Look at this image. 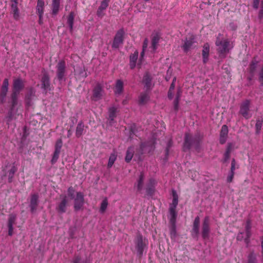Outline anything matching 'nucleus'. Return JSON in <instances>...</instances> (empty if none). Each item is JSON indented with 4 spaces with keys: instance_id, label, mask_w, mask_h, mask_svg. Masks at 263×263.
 Returning <instances> with one entry per match:
<instances>
[{
    "instance_id": "1",
    "label": "nucleus",
    "mask_w": 263,
    "mask_h": 263,
    "mask_svg": "<svg viewBox=\"0 0 263 263\" xmlns=\"http://www.w3.org/2000/svg\"><path fill=\"white\" fill-rule=\"evenodd\" d=\"M221 34H219L217 36L215 45L220 55L224 57L233 47V45L228 39H221Z\"/></svg>"
},
{
    "instance_id": "2",
    "label": "nucleus",
    "mask_w": 263,
    "mask_h": 263,
    "mask_svg": "<svg viewBox=\"0 0 263 263\" xmlns=\"http://www.w3.org/2000/svg\"><path fill=\"white\" fill-rule=\"evenodd\" d=\"M172 202L170 204L169 208V217H172V219H174L175 217H177V214L176 209L178 204V196L177 192L175 190H172Z\"/></svg>"
},
{
    "instance_id": "3",
    "label": "nucleus",
    "mask_w": 263,
    "mask_h": 263,
    "mask_svg": "<svg viewBox=\"0 0 263 263\" xmlns=\"http://www.w3.org/2000/svg\"><path fill=\"white\" fill-rule=\"evenodd\" d=\"M57 76L59 81L65 80L66 63L63 60L60 61L57 65Z\"/></svg>"
},
{
    "instance_id": "4",
    "label": "nucleus",
    "mask_w": 263,
    "mask_h": 263,
    "mask_svg": "<svg viewBox=\"0 0 263 263\" xmlns=\"http://www.w3.org/2000/svg\"><path fill=\"white\" fill-rule=\"evenodd\" d=\"M210 232V219L206 216L204 218L202 224L201 235L203 239L206 240L209 238Z\"/></svg>"
},
{
    "instance_id": "5",
    "label": "nucleus",
    "mask_w": 263,
    "mask_h": 263,
    "mask_svg": "<svg viewBox=\"0 0 263 263\" xmlns=\"http://www.w3.org/2000/svg\"><path fill=\"white\" fill-rule=\"evenodd\" d=\"M147 245V240L143 239L141 235L139 234L137 236L136 246L137 252L139 255L143 254L144 248Z\"/></svg>"
},
{
    "instance_id": "6",
    "label": "nucleus",
    "mask_w": 263,
    "mask_h": 263,
    "mask_svg": "<svg viewBox=\"0 0 263 263\" xmlns=\"http://www.w3.org/2000/svg\"><path fill=\"white\" fill-rule=\"evenodd\" d=\"M74 209L75 211H79L83 208L84 204V195L82 192L77 193L76 197H74Z\"/></svg>"
},
{
    "instance_id": "7",
    "label": "nucleus",
    "mask_w": 263,
    "mask_h": 263,
    "mask_svg": "<svg viewBox=\"0 0 263 263\" xmlns=\"http://www.w3.org/2000/svg\"><path fill=\"white\" fill-rule=\"evenodd\" d=\"M124 33V31L122 29H120L117 31L115 36L112 45V48H117L120 45L123 44Z\"/></svg>"
},
{
    "instance_id": "8",
    "label": "nucleus",
    "mask_w": 263,
    "mask_h": 263,
    "mask_svg": "<svg viewBox=\"0 0 263 263\" xmlns=\"http://www.w3.org/2000/svg\"><path fill=\"white\" fill-rule=\"evenodd\" d=\"M250 102L248 100H246L243 101L241 105L240 108V114L246 119H249L251 118V115L249 114V107Z\"/></svg>"
},
{
    "instance_id": "9",
    "label": "nucleus",
    "mask_w": 263,
    "mask_h": 263,
    "mask_svg": "<svg viewBox=\"0 0 263 263\" xmlns=\"http://www.w3.org/2000/svg\"><path fill=\"white\" fill-rule=\"evenodd\" d=\"M198 140L199 138H193L189 134H185L184 143L183 145L184 150L190 149L191 145L195 142L198 141Z\"/></svg>"
},
{
    "instance_id": "10",
    "label": "nucleus",
    "mask_w": 263,
    "mask_h": 263,
    "mask_svg": "<svg viewBox=\"0 0 263 263\" xmlns=\"http://www.w3.org/2000/svg\"><path fill=\"white\" fill-rule=\"evenodd\" d=\"M39 204V195L37 194H33L31 195L29 207L30 211L32 213H34Z\"/></svg>"
},
{
    "instance_id": "11",
    "label": "nucleus",
    "mask_w": 263,
    "mask_h": 263,
    "mask_svg": "<svg viewBox=\"0 0 263 263\" xmlns=\"http://www.w3.org/2000/svg\"><path fill=\"white\" fill-rule=\"evenodd\" d=\"M24 86V82L22 79L20 78L14 79L13 84V93L19 94Z\"/></svg>"
},
{
    "instance_id": "12",
    "label": "nucleus",
    "mask_w": 263,
    "mask_h": 263,
    "mask_svg": "<svg viewBox=\"0 0 263 263\" xmlns=\"http://www.w3.org/2000/svg\"><path fill=\"white\" fill-rule=\"evenodd\" d=\"M103 93V89L102 86L98 84L93 90V99L95 101H98L102 98Z\"/></svg>"
},
{
    "instance_id": "13",
    "label": "nucleus",
    "mask_w": 263,
    "mask_h": 263,
    "mask_svg": "<svg viewBox=\"0 0 263 263\" xmlns=\"http://www.w3.org/2000/svg\"><path fill=\"white\" fill-rule=\"evenodd\" d=\"M253 7L255 9H258L260 7L258 13L259 18H263V0H253Z\"/></svg>"
},
{
    "instance_id": "14",
    "label": "nucleus",
    "mask_w": 263,
    "mask_h": 263,
    "mask_svg": "<svg viewBox=\"0 0 263 263\" xmlns=\"http://www.w3.org/2000/svg\"><path fill=\"white\" fill-rule=\"evenodd\" d=\"M228 134V128L226 125H222L219 138V142L221 144H224L227 140V136Z\"/></svg>"
},
{
    "instance_id": "15",
    "label": "nucleus",
    "mask_w": 263,
    "mask_h": 263,
    "mask_svg": "<svg viewBox=\"0 0 263 263\" xmlns=\"http://www.w3.org/2000/svg\"><path fill=\"white\" fill-rule=\"evenodd\" d=\"M199 224L200 219L198 216H197L194 221L192 234L193 236L196 237L198 235L199 232Z\"/></svg>"
},
{
    "instance_id": "16",
    "label": "nucleus",
    "mask_w": 263,
    "mask_h": 263,
    "mask_svg": "<svg viewBox=\"0 0 263 263\" xmlns=\"http://www.w3.org/2000/svg\"><path fill=\"white\" fill-rule=\"evenodd\" d=\"M144 175L143 173H141L138 179L134 184V187L137 188L138 192H141L143 188Z\"/></svg>"
},
{
    "instance_id": "17",
    "label": "nucleus",
    "mask_w": 263,
    "mask_h": 263,
    "mask_svg": "<svg viewBox=\"0 0 263 263\" xmlns=\"http://www.w3.org/2000/svg\"><path fill=\"white\" fill-rule=\"evenodd\" d=\"M143 83L144 84V88L146 90H149L152 88V78L149 73H146L143 79Z\"/></svg>"
},
{
    "instance_id": "18",
    "label": "nucleus",
    "mask_w": 263,
    "mask_h": 263,
    "mask_svg": "<svg viewBox=\"0 0 263 263\" xmlns=\"http://www.w3.org/2000/svg\"><path fill=\"white\" fill-rule=\"evenodd\" d=\"M176 217H175L174 219H172V217H169L170 222L171 223V227L170 228V235L172 238L175 237L176 235Z\"/></svg>"
},
{
    "instance_id": "19",
    "label": "nucleus",
    "mask_w": 263,
    "mask_h": 263,
    "mask_svg": "<svg viewBox=\"0 0 263 263\" xmlns=\"http://www.w3.org/2000/svg\"><path fill=\"white\" fill-rule=\"evenodd\" d=\"M67 203V199L66 196H63L61 202L59 204L57 208V211L60 213H63L66 212V204Z\"/></svg>"
},
{
    "instance_id": "20",
    "label": "nucleus",
    "mask_w": 263,
    "mask_h": 263,
    "mask_svg": "<svg viewBox=\"0 0 263 263\" xmlns=\"http://www.w3.org/2000/svg\"><path fill=\"white\" fill-rule=\"evenodd\" d=\"M210 52V45L208 43H206L204 45L202 50V57L203 62L204 63H206L209 59Z\"/></svg>"
},
{
    "instance_id": "21",
    "label": "nucleus",
    "mask_w": 263,
    "mask_h": 263,
    "mask_svg": "<svg viewBox=\"0 0 263 263\" xmlns=\"http://www.w3.org/2000/svg\"><path fill=\"white\" fill-rule=\"evenodd\" d=\"M42 82V88L45 90L49 89L50 82L49 78L46 73L44 74L41 80Z\"/></svg>"
},
{
    "instance_id": "22",
    "label": "nucleus",
    "mask_w": 263,
    "mask_h": 263,
    "mask_svg": "<svg viewBox=\"0 0 263 263\" xmlns=\"http://www.w3.org/2000/svg\"><path fill=\"white\" fill-rule=\"evenodd\" d=\"M156 183V181L153 179H151L146 188V193L148 195H152L155 191V185Z\"/></svg>"
},
{
    "instance_id": "23",
    "label": "nucleus",
    "mask_w": 263,
    "mask_h": 263,
    "mask_svg": "<svg viewBox=\"0 0 263 263\" xmlns=\"http://www.w3.org/2000/svg\"><path fill=\"white\" fill-rule=\"evenodd\" d=\"M45 2L44 0H38L36 5V12L39 16L41 17V15H43L44 10Z\"/></svg>"
},
{
    "instance_id": "24",
    "label": "nucleus",
    "mask_w": 263,
    "mask_h": 263,
    "mask_svg": "<svg viewBox=\"0 0 263 263\" xmlns=\"http://www.w3.org/2000/svg\"><path fill=\"white\" fill-rule=\"evenodd\" d=\"M160 40V36L158 34L152 35L151 48L154 52L157 48L158 43Z\"/></svg>"
},
{
    "instance_id": "25",
    "label": "nucleus",
    "mask_w": 263,
    "mask_h": 263,
    "mask_svg": "<svg viewBox=\"0 0 263 263\" xmlns=\"http://www.w3.org/2000/svg\"><path fill=\"white\" fill-rule=\"evenodd\" d=\"M18 94L13 93L11 95V108L9 118H11L12 114L15 109V106L17 104V97Z\"/></svg>"
},
{
    "instance_id": "26",
    "label": "nucleus",
    "mask_w": 263,
    "mask_h": 263,
    "mask_svg": "<svg viewBox=\"0 0 263 263\" xmlns=\"http://www.w3.org/2000/svg\"><path fill=\"white\" fill-rule=\"evenodd\" d=\"M138 52L137 51H135L134 53L130 55V63L129 66L130 68L133 69L135 67L136 62L138 59Z\"/></svg>"
},
{
    "instance_id": "27",
    "label": "nucleus",
    "mask_w": 263,
    "mask_h": 263,
    "mask_svg": "<svg viewBox=\"0 0 263 263\" xmlns=\"http://www.w3.org/2000/svg\"><path fill=\"white\" fill-rule=\"evenodd\" d=\"M60 4V0L52 1V13L56 15L59 12Z\"/></svg>"
},
{
    "instance_id": "28",
    "label": "nucleus",
    "mask_w": 263,
    "mask_h": 263,
    "mask_svg": "<svg viewBox=\"0 0 263 263\" xmlns=\"http://www.w3.org/2000/svg\"><path fill=\"white\" fill-rule=\"evenodd\" d=\"M123 89V83L120 80H118L116 81V85H115V93L116 94L120 95L121 94Z\"/></svg>"
},
{
    "instance_id": "29",
    "label": "nucleus",
    "mask_w": 263,
    "mask_h": 263,
    "mask_svg": "<svg viewBox=\"0 0 263 263\" xmlns=\"http://www.w3.org/2000/svg\"><path fill=\"white\" fill-rule=\"evenodd\" d=\"M11 7L14 19L17 20L19 17V12L17 8V2L16 1H15L14 3H12Z\"/></svg>"
},
{
    "instance_id": "30",
    "label": "nucleus",
    "mask_w": 263,
    "mask_h": 263,
    "mask_svg": "<svg viewBox=\"0 0 263 263\" xmlns=\"http://www.w3.org/2000/svg\"><path fill=\"white\" fill-rule=\"evenodd\" d=\"M134 153V148L133 147H129L128 148L126 155L125 156V160L126 162H129L133 158Z\"/></svg>"
},
{
    "instance_id": "31",
    "label": "nucleus",
    "mask_w": 263,
    "mask_h": 263,
    "mask_svg": "<svg viewBox=\"0 0 263 263\" xmlns=\"http://www.w3.org/2000/svg\"><path fill=\"white\" fill-rule=\"evenodd\" d=\"M149 97L147 92L141 93L139 96V102L140 104H145L149 100Z\"/></svg>"
},
{
    "instance_id": "32",
    "label": "nucleus",
    "mask_w": 263,
    "mask_h": 263,
    "mask_svg": "<svg viewBox=\"0 0 263 263\" xmlns=\"http://www.w3.org/2000/svg\"><path fill=\"white\" fill-rule=\"evenodd\" d=\"M74 14L73 12H71L67 18V24L69 26L70 32L73 30V25L74 22Z\"/></svg>"
},
{
    "instance_id": "33",
    "label": "nucleus",
    "mask_w": 263,
    "mask_h": 263,
    "mask_svg": "<svg viewBox=\"0 0 263 263\" xmlns=\"http://www.w3.org/2000/svg\"><path fill=\"white\" fill-rule=\"evenodd\" d=\"M84 125L82 122H80L77 125L76 131V135L77 137H81L83 133Z\"/></svg>"
},
{
    "instance_id": "34",
    "label": "nucleus",
    "mask_w": 263,
    "mask_h": 263,
    "mask_svg": "<svg viewBox=\"0 0 263 263\" xmlns=\"http://www.w3.org/2000/svg\"><path fill=\"white\" fill-rule=\"evenodd\" d=\"M193 43L194 41L192 39L186 40L185 41L184 45L182 46L184 51L187 52L192 46Z\"/></svg>"
},
{
    "instance_id": "35",
    "label": "nucleus",
    "mask_w": 263,
    "mask_h": 263,
    "mask_svg": "<svg viewBox=\"0 0 263 263\" xmlns=\"http://www.w3.org/2000/svg\"><path fill=\"white\" fill-rule=\"evenodd\" d=\"M108 112L110 123H111V122L114 121V118L116 117V108L115 107H111L109 108Z\"/></svg>"
},
{
    "instance_id": "36",
    "label": "nucleus",
    "mask_w": 263,
    "mask_h": 263,
    "mask_svg": "<svg viewBox=\"0 0 263 263\" xmlns=\"http://www.w3.org/2000/svg\"><path fill=\"white\" fill-rule=\"evenodd\" d=\"M108 205V200L106 198H104L101 202V206L100 209V212L101 213H103L106 209H107Z\"/></svg>"
},
{
    "instance_id": "37",
    "label": "nucleus",
    "mask_w": 263,
    "mask_h": 263,
    "mask_svg": "<svg viewBox=\"0 0 263 263\" xmlns=\"http://www.w3.org/2000/svg\"><path fill=\"white\" fill-rule=\"evenodd\" d=\"M116 159L117 155L115 153H112L110 155L108 160V167L110 168L112 166Z\"/></svg>"
},
{
    "instance_id": "38",
    "label": "nucleus",
    "mask_w": 263,
    "mask_h": 263,
    "mask_svg": "<svg viewBox=\"0 0 263 263\" xmlns=\"http://www.w3.org/2000/svg\"><path fill=\"white\" fill-rule=\"evenodd\" d=\"M247 263H257L256 256L254 253L251 252L249 254Z\"/></svg>"
},
{
    "instance_id": "39",
    "label": "nucleus",
    "mask_w": 263,
    "mask_h": 263,
    "mask_svg": "<svg viewBox=\"0 0 263 263\" xmlns=\"http://www.w3.org/2000/svg\"><path fill=\"white\" fill-rule=\"evenodd\" d=\"M257 64L258 62L256 60L254 59L252 60L249 67L250 72L251 73L253 74L255 72L257 68Z\"/></svg>"
},
{
    "instance_id": "40",
    "label": "nucleus",
    "mask_w": 263,
    "mask_h": 263,
    "mask_svg": "<svg viewBox=\"0 0 263 263\" xmlns=\"http://www.w3.org/2000/svg\"><path fill=\"white\" fill-rule=\"evenodd\" d=\"M17 171V168L15 166H13L9 170L8 172V180L9 182H11L12 178L13 177V176L15 174V173Z\"/></svg>"
},
{
    "instance_id": "41",
    "label": "nucleus",
    "mask_w": 263,
    "mask_h": 263,
    "mask_svg": "<svg viewBox=\"0 0 263 263\" xmlns=\"http://www.w3.org/2000/svg\"><path fill=\"white\" fill-rule=\"evenodd\" d=\"M148 43V39L147 38L145 39L144 42H143V46H142V52L141 53V55H140V61L142 60V59L143 58V57L144 55V52L147 48Z\"/></svg>"
},
{
    "instance_id": "42",
    "label": "nucleus",
    "mask_w": 263,
    "mask_h": 263,
    "mask_svg": "<svg viewBox=\"0 0 263 263\" xmlns=\"http://www.w3.org/2000/svg\"><path fill=\"white\" fill-rule=\"evenodd\" d=\"M263 121L262 120L258 119L256 120L255 124L256 133L259 134L261 128Z\"/></svg>"
},
{
    "instance_id": "43",
    "label": "nucleus",
    "mask_w": 263,
    "mask_h": 263,
    "mask_svg": "<svg viewBox=\"0 0 263 263\" xmlns=\"http://www.w3.org/2000/svg\"><path fill=\"white\" fill-rule=\"evenodd\" d=\"M60 151L54 150L51 162L52 164H54L58 160L59 157Z\"/></svg>"
},
{
    "instance_id": "44",
    "label": "nucleus",
    "mask_w": 263,
    "mask_h": 263,
    "mask_svg": "<svg viewBox=\"0 0 263 263\" xmlns=\"http://www.w3.org/2000/svg\"><path fill=\"white\" fill-rule=\"evenodd\" d=\"M7 91L8 89L1 88L0 92V98L2 102H3L4 101Z\"/></svg>"
},
{
    "instance_id": "45",
    "label": "nucleus",
    "mask_w": 263,
    "mask_h": 263,
    "mask_svg": "<svg viewBox=\"0 0 263 263\" xmlns=\"http://www.w3.org/2000/svg\"><path fill=\"white\" fill-rule=\"evenodd\" d=\"M72 263H89L87 260H82L80 256H76L73 258Z\"/></svg>"
},
{
    "instance_id": "46",
    "label": "nucleus",
    "mask_w": 263,
    "mask_h": 263,
    "mask_svg": "<svg viewBox=\"0 0 263 263\" xmlns=\"http://www.w3.org/2000/svg\"><path fill=\"white\" fill-rule=\"evenodd\" d=\"M16 220V216L13 214H11L9 215L8 226L13 227V224L14 223Z\"/></svg>"
},
{
    "instance_id": "47",
    "label": "nucleus",
    "mask_w": 263,
    "mask_h": 263,
    "mask_svg": "<svg viewBox=\"0 0 263 263\" xmlns=\"http://www.w3.org/2000/svg\"><path fill=\"white\" fill-rule=\"evenodd\" d=\"M181 91L180 90H178L177 91V93L175 98V100L174 101V104H175V108L176 109H177L178 108V105L179 103V99L181 96Z\"/></svg>"
},
{
    "instance_id": "48",
    "label": "nucleus",
    "mask_w": 263,
    "mask_h": 263,
    "mask_svg": "<svg viewBox=\"0 0 263 263\" xmlns=\"http://www.w3.org/2000/svg\"><path fill=\"white\" fill-rule=\"evenodd\" d=\"M63 144L62 141L61 139H58L55 143V151H59L61 152V149L62 148Z\"/></svg>"
},
{
    "instance_id": "49",
    "label": "nucleus",
    "mask_w": 263,
    "mask_h": 263,
    "mask_svg": "<svg viewBox=\"0 0 263 263\" xmlns=\"http://www.w3.org/2000/svg\"><path fill=\"white\" fill-rule=\"evenodd\" d=\"M108 2L109 0L103 1L99 8L103 10H105L108 6Z\"/></svg>"
},
{
    "instance_id": "50",
    "label": "nucleus",
    "mask_w": 263,
    "mask_h": 263,
    "mask_svg": "<svg viewBox=\"0 0 263 263\" xmlns=\"http://www.w3.org/2000/svg\"><path fill=\"white\" fill-rule=\"evenodd\" d=\"M258 80L263 85V65L260 68L258 72Z\"/></svg>"
},
{
    "instance_id": "51",
    "label": "nucleus",
    "mask_w": 263,
    "mask_h": 263,
    "mask_svg": "<svg viewBox=\"0 0 263 263\" xmlns=\"http://www.w3.org/2000/svg\"><path fill=\"white\" fill-rule=\"evenodd\" d=\"M74 190L72 186H70L68 189V195L72 199L74 198Z\"/></svg>"
},
{
    "instance_id": "52",
    "label": "nucleus",
    "mask_w": 263,
    "mask_h": 263,
    "mask_svg": "<svg viewBox=\"0 0 263 263\" xmlns=\"http://www.w3.org/2000/svg\"><path fill=\"white\" fill-rule=\"evenodd\" d=\"M247 237L245 239L246 243H249V238L251 235V230L246 231Z\"/></svg>"
},
{
    "instance_id": "53",
    "label": "nucleus",
    "mask_w": 263,
    "mask_h": 263,
    "mask_svg": "<svg viewBox=\"0 0 263 263\" xmlns=\"http://www.w3.org/2000/svg\"><path fill=\"white\" fill-rule=\"evenodd\" d=\"M235 160L234 159H233L231 162V171L230 173H234V171L235 170Z\"/></svg>"
},
{
    "instance_id": "54",
    "label": "nucleus",
    "mask_w": 263,
    "mask_h": 263,
    "mask_svg": "<svg viewBox=\"0 0 263 263\" xmlns=\"http://www.w3.org/2000/svg\"><path fill=\"white\" fill-rule=\"evenodd\" d=\"M9 81L8 79H5L2 88L8 89Z\"/></svg>"
},
{
    "instance_id": "55",
    "label": "nucleus",
    "mask_w": 263,
    "mask_h": 263,
    "mask_svg": "<svg viewBox=\"0 0 263 263\" xmlns=\"http://www.w3.org/2000/svg\"><path fill=\"white\" fill-rule=\"evenodd\" d=\"M230 153H231L230 152L226 151V152L224 154V159H223L224 162H227L229 159Z\"/></svg>"
},
{
    "instance_id": "56",
    "label": "nucleus",
    "mask_w": 263,
    "mask_h": 263,
    "mask_svg": "<svg viewBox=\"0 0 263 263\" xmlns=\"http://www.w3.org/2000/svg\"><path fill=\"white\" fill-rule=\"evenodd\" d=\"M234 173H230L227 177V182H231L233 180V177H234Z\"/></svg>"
},
{
    "instance_id": "57",
    "label": "nucleus",
    "mask_w": 263,
    "mask_h": 263,
    "mask_svg": "<svg viewBox=\"0 0 263 263\" xmlns=\"http://www.w3.org/2000/svg\"><path fill=\"white\" fill-rule=\"evenodd\" d=\"M172 140H170L168 142L167 147L165 150L166 157H167V156L168 155V151H169L168 149L172 146Z\"/></svg>"
},
{
    "instance_id": "58",
    "label": "nucleus",
    "mask_w": 263,
    "mask_h": 263,
    "mask_svg": "<svg viewBox=\"0 0 263 263\" xmlns=\"http://www.w3.org/2000/svg\"><path fill=\"white\" fill-rule=\"evenodd\" d=\"M246 231L251 230V225L250 220H248L246 225Z\"/></svg>"
},
{
    "instance_id": "59",
    "label": "nucleus",
    "mask_w": 263,
    "mask_h": 263,
    "mask_svg": "<svg viewBox=\"0 0 263 263\" xmlns=\"http://www.w3.org/2000/svg\"><path fill=\"white\" fill-rule=\"evenodd\" d=\"M233 147V144L232 143H229L228 144V146H227V149H226V151L227 152H231L232 150V148Z\"/></svg>"
},
{
    "instance_id": "60",
    "label": "nucleus",
    "mask_w": 263,
    "mask_h": 263,
    "mask_svg": "<svg viewBox=\"0 0 263 263\" xmlns=\"http://www.w3.org/2000/svg\"><path fill=\"white\" fill-rule=\"evenodd\" d=\"M176 81V78H174L173 80V82L170 86V89L171 91H173L175 88V82Z\"/></svg>"
},
{
    "instance_id": "61",
    "label": "nucleus",
    "mask_w": 263,
    "mask_h": 263,
    "mask_svg": "<svg viewBox=\"0 0 263 263\" xmlns=\"http://www.w3.org/2000/svg\"><path fill=\"white\" fill-rule=\"evenodd\" d=\"M103 10L99 8L97 12V15L99 17H102L104 15V14L103 13Z\"/></svg>"
},
{
    "instance_id": "62",
    "label": "nucleus",
    "mask_w": 263,
    "mask_h": 263,
    "mask_svg": "<svg viewBox=\"0 0 263 263\" xmlns=\"http://www.w3.org/2000/svg\"><path fill=\"white\" fill-rule=\"evenodd\" d=\"M8 234L10 236H12V234H13V227H11V226H8Z\"/></svg>"
},
{
    "instance_id": "63",
    "label": "nucleus",
    "mask_w": 263,
    "mask_h": 263,
    "mask_svg": "<svg viewBox=\"0 0 263 263\" xmlns=\"http://www.w3.org/2000/svg\"><path fill=\"white\" fill-rule=\"evenodd\" d=\"M173 91H171L170 89H169L168 91V98L170 99H172L173 97Z\"/></svg>"
},
{
    "instance_id": "64",
    "label": "nucleus",
    "mask_w": 263,
    "mask_h": 263,
    "mask_svg": "<svg viewBox=\"0 0 263 263\" xmlns=\"http://www.w3.org/2000/svg\"><path fill=\"white\" fill-rule=\"evenodd\" d=\"M146 146V144L142 143L141 145V148L142 151H145Z\"/></svg>"
}]
</instances>
